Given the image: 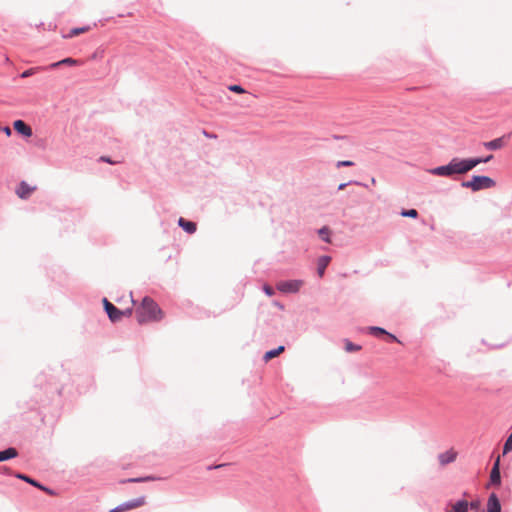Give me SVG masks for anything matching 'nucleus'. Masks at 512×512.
Wrapping results in <instances>:
<instances>
[{"mask_svg": "<svg viewBox=\"0 0 512 512\" xmlns=\"http://www.w3.org/2000/svg\"><path fill=\"white\" fill-rule=\"evenodd\" d=\"M479 507H480V501L479 500H473L471 502H468V509L478 510Z\"/></svg>", "mask_w": 512, "mask_h": 512, "instance_id": "obj_33", "label": "nucleus"}, {"mask_svg": "<svg viewBox=\"0 0 512 512\" xmlns=\"http://www.w3.org/2000/svg\"><path fill=\"white\" fill-rule=\"evenodd\" d=\"M262 290L265 293V295H267L268 297H271L275 294L274 288L272 286H270L269 284H264L262 286Z\"/></svg>", "mask_w": 512, "mask_h": 512, "instance_id": "obj_28", "label": "nucleus"}, {"mask_svg": "<svg viewBox=\"0 0 512 512\" xmlns=\"http://www.w3.org/2000/svg\"><path fill=\"white\" fill-rule=\"evenodd\" d=\"M41 487L42 488H38V489L44 491L48 495H51V496L55 495V491L53 489L43 485L42 483H41Z\"/></svg>", "mask_w": 512, "mask_h": 512, "instance_id": "obj_37", "label": "nucleus"}, {"mask_svg": "<svg viewBox=\"0 0 512 512\" xmlns=\"http://www.w3.org/2000/svg\"><path fill=\"white\" fill-rule=\"evenodd\" d=\"M456 459V453L453 451H446L438 455V460L441 465L452 463Z\"/></svg>", "mask_w": 512, "mask_h": 512, "instance_id": "obj_17", "label": "nucleus"}, {"mask_svg": "<svg viewBox=\"0 0 512 512\" xmlns=\"http://www.w3.org/2000/svg\"><path fill=\"white\" fill-rule=\"evenodd\" d=\"M18 456V451L14 447H8L4 450H0V462L14 459Z\"/></svg>", "mask_w": 512, "mask_h": 512, "instance_id": "obj_16", "label": "nucleus"}, {"mask_svg": "<svg viewBox=\"0 0 512 512\" xmlns=\"http://www.w3.org/2000/svg\"><path fill=\"white\" fill-rule=\"evenodd\" d=\"M120 483H121V484H126V483H141V477H135V478L122 479V480H120Z\"/></svg>", "mask_w": 512, "mask_h": 512, "instance_id": "obj_32", "label": "nucleus"}, {"mask_svg": "<svg viewBox=\"0 0 512 512\" xmlns=\"http://www.w3.org/2000/svg\"><path fill=\"white\" fill-rule=\"evenodd\" d=\"M356 184V185H362L361 182H358V181H349V182H346V183H341L339 186H338V191H341V190H344L349 184Z\"/></svg>", "mask_w": 512, "mask_h": 512, "instance_id": "obj_36", "label": "nucleus"}, {"mask_svg": "<svg viewBox=\"0 0 512 512\" xmlns=\"http://www.w3.org/2000/svg\"><path fill=\"white\" fill-rule=\"evenodd\" d=\"M284 349H285L284 346H278L277 348L268 350L265 352L263 359L265 361H269V360L273 359L274 357L278 356L279 354H281L284 351Z\"/></svg>", "mask_w": 512, "mask_h": 512, "instance_id": "obj_21", "label": "nucleus"}, {"mask_svg": "<svg viewBox=\"0 0 512 512\" xmlns=\"http://www.w3.org/2000/svg\"><path fill=\"white\" fill-rule=\"evenodd\" d=\"M103 308L109 320L113 323L120 321L123 317L122 310L111 303L107 298L102 299Z\"/></svg>", "mask_w": 512, "mask_h": 512, "instance_id": "obj_5", "label": "nucleus"}, {"mask_svg": "<svg viewBox=\"0 0 512 512\" xmlns=\"http://www.w3.org/2000/svg\"><path fill=\"white\" fill-rule=\"evenodd\" d=\"M335 139H340L341 137L340 136H337V135H334L333 136Z\"/></svg>", "mask_w": 512, "mask_h": 512, "instance_id": "obj_45", "label": "nucleus"}, {"mask_svg": "<svg viewBox=\"0 0 512 512\" xmlns=\"http://www.w3.org/2000/svg\"><path fill=\"white\" fill-rule=\"evenodd\" d=\"M512 451V432L509 434L503 445V454H507Z\"/></svg>", "mask_w": 512, "mask_h": 512, "instance_id": "obj_27", "label": "nucleus"}, {"mask_svg": "<svg viewBox=\"0 0 512 512\" xmlns=\"http://www.w3.org/2000/svg\"><path fill=\"white\" fill-rule=\"evenodd\" d=\"M344 343H345V351L346 352H356V351H359L361 349V346L358 345V344H355L353 342H351L350 340L348 339H344Z\"/></svg>", "mask_w": 512, "mask_h": 512, "instance_id": "obj_24", "label": "nucleus"}, {"mask_svg": "<svg viewBox=\"0 0 512 512\" xmlns=\"http://www.w3.org/2000/svg\"><path fill=\"white\" fill-rule=\"evenodd\" d=\"M145 496H140L138 498H134L128 501H125L118 506L114 507L110 510V512H124L128 510H132L138 508L145 504Z\"/></svg>", "mask_w": 512, "mask_h": 512, "instance_id": "obj_7", "label": "nucleus"}, {"mask_svg": "<svg viewBox=\"0 0 512 512\" xmlns=\"http://www.w3.org/2000/svg\"><path fill=\"white\" fill-rule=\"evenodd\" d=\"M0 130L5 133L6 136H11L12 130L9 126L0 127Z\"/></svg>", "mask_w": 512, "mask_h": 512, "instance_id": "obj_40", "label": "nucleus"}, {"mask_svg": "<svg viewBox=\"0 0 512 512\" xmlns=\"http://www.w3.org/2000/svg\"><path fill=\"white\" fill-rule=\"evenodd\" d=\"M385 335L388 337V339L391 341V342H398L400 343V340L397 338L396 335L390 333L387 331V333H385Z\"/></svg>", "mask_w": 512, "mask_h": 512, "instance_id": "obj_39", "label": "nucleus"}, {"mask_svg": "<svg viewBox=\"0 0 512 512\" xmlns=\"http://www.w3.org/2000/svg\"><path fill=\"white\" fill-rule=\"evenodd\" d=\"M14 477L17 478V479H20V480H22V481H24V482H26V483H28L30 485H32V486H34L36 488H42L41 487V483L38 480L30 477L27 474L16 472L14 474Z\"/></svg>", "mask_w": 512, "mask_h": 512, "instance_id": "obj_18", "label": "nucleus"}, {"mask_svg": "<svg viewBox=\"0 0 512 512\" xmlns=\"http://www.w3.org/2000/svg\"><path fill=\"white\" fill-rule=\"evenodd\" d=\"M35 189V186H30L26 181H21L16 189V194L20 199H27Z\"/></svg>", "mask_w": 512, "mask_h": 512, "instance_id": "obj_12", "label": "nucleus"}, {"mask_svg": "<svg viewBox=\"0 0 512 512\" xmlns=\"http://www.w3.org/2000/svg\"><path fill=\"white\" fill-rule=\"evenodd\" d=\"M13 129L24 138H29L33 134L32 128L21 119H17L13 122Z\"/></svg>", "mask_w": 512, "mask_h": 512, "instance_id": "obj_8", "label": "nucleus"}, {"mask_svg": "<svg viewBox=\"0 0 512 512\" xmlns=\"http://www.w3.org/2000/svg\"><path fill=\"white\" fill-rule=\"evenodd\" d=\"M468 501L460 499L453 505L452 512H468Z\"/></svg>", "mask_w": 512, "mask_h": 512, "instance_id": "obj_22", "label": "nucleus"}, {"mask_svg": "<svg viewBox=\"0 0 512 512\" xmlns=\"http://www.w3.org/2000/svg\"><path fill=\"white\" fill-rule=\"evenodd\" d=\"M88 30H90V26L75 27L72 28L65 37L72 38L78 36L81 33L87 32Z\"/></svg>", "mask_w": 512, "mask_h": 512, "instance_id": "obj_23", "label": "nucleus"}, {"mask_svg": "<svg viewBox=\"0 0 512 512\" xmlns=\"http://www.w3.org/2000/svg\"><path fill=\"white\" fill-rule=\"evenodd\" d=\"M98 161L112 164V165L118 163L117 161L112 160V158L109 156H101Z\"/></svg>", "mask_w": 512, "mask_h": 512, "instance_id": "obj_35", "label": "nucleus"}, {"mask_svg": "<svg viewBox=\"0 0 512 512\" xmlns=\"http://www.w3.org/2000/svg\"><path fill=\"white\" fill-rule=\"evenodd\" d=\"M486 512H502L501 502L496 493L489 495Z\"/></svg>", "mask_w": 512, "mask_h": 512, "instance_id": "obj_11", "label": "nucleus"}, {"mask_svg": "<svg viewBox=\"0 0 512 512\" xmlns=\"http://www.w3.org/2000/svg\"><path fill=\"white\" fill-rule=\"evenodd\" d=\"M204 134L209 137V138H215L216 135H213V134H208L207 132L204 131Z\"/></svg>", "mask_w": 512, "mask_h": 512, "instance_id": "obj_44", "label": "nucleus"}, {"mask_svg": "<svg viewBox=\"0 0 512 512\" xmlns=\"http://www.w3.org/2000/svg\"><path fill=\"white\" fill-rule=\"evenodd\" d=\"M224 466H227V464H219V465H210L207 467L208 470H212V469H217V468H221V467H224Z\"/></svg>", "mask_w": 512, "mask_h": 512, "instance_id": "obj_41", "label": "nucleus"}, {"mask_svg": "<svg viewBox=\"0 0 512 512\" xmlns=\"http://www.w3.org/2000/svg\"><path fill=\"white\" fill-rule=\"evenodd\" d=\"M495 185L496 181L486 175H473L471 179L461 182L463 188L471 189L473 192L490 189Z\"/></svg>", "mask_w": 512, "mask_h": 512, "instance_id": "obj_4", "label": "nucleus"}, {"mask_svg": "<svg viewBox=\"0 0 512 512\" xmlns=\"http://www.w3.org/2000/svg\"><path fill=\"white\" fill-rule=\"evenodd\" d=\"M302 285L303 281L300 279L284 280L277 284V289L286 294L297 293Z\"/></svg>", "mask_w": 512, "mask_h": 512, "instance_id": "obj_6", "label": "nucleus"}, {"mask_svg": "<svg viewBox=\"0 0 512 512\" xmlns=\"http://www.w3.org/2000/svg\"><path fill=\"white\" fill-rule=\"evenodd\" d=\"M163 318V311L157 302L149 296L142 299L140 307L136 309L137 322L142 325L149 322H157Z\"/></svg>", "mask_w": 512, "mask_h": 512, "instance_id": "obj_2", "label": "nucleus"}, {"mask_svg": "<svg viewBox=\"0 0 512 512\" xmlns=\"http://www.w3.org/2000/svg\"><path fill=\"white\" fill-rule=\"evenodd\" d=\"M274 305L277 306L279 309L283 310L284 309V305L281 303V302H278V301H275L274 302Z\"/></svg>", "mask_w": 512, "mask_h": 512, "instance_id": "obj_43", "label": "nucleus"}, {"mask_svg": "<svg viewBox=\"0 0 512 512\" xmlns=\"http://www.w3.org/2000/svg\"><path fill=\"white\" fill-rule=\"evenodd\" d=\"M228 89L230 91L238 93V94L245 92V89L239 84H232V85L228 86Z\"/></svg>", "mask_w": 512, "mask_h": 512, "instance_id": "obj_29", "label": "nucleus"}, {"mask_svg": "<svg viewBox=\"0 0 512 512\" xmlns=\"http://www.w3.org/2000/svg\"><path fill=\"white\" fill-rule=\"evenodd\" d=\"M317 233L320 239L325 243L331 242V230L328 226L321 227L320 229H318Z\"/></svg>", "mask_w": 512, "mask_h": 512, "instance_id": "obj_19", "label": "nucleus"}, {"mask_svg": "<svg viewBox=\"0 0 512 512\" xmlns=\"http://www.w3.org/2000/svg\"><path fill=\"white\" fill-rule=\"evenodd\" d=\"M510 134H505L501 137L495 138L491 141L483 142V146L487 150H499L505 145V139L509 138Z\"/></svg>", "mask_w": 512, "mask_h": 512, "instance_id": "obj_10", "label": "nucleus"}, {"mask_svg": "<svg viewBox=\"0 0 512 512\" xmlns=\"http://www.w3.org/2000/svg\"><path fill=\"white\" fill-rule=\"evenodd\" d=\"M123 316H130L132 314V308H126L122 310Z\"/></svg>", "mask_w": 512, "mask_h": 512, "instance_id": "obj_42", "label": "nucleus"}, {"mask_svg": "<svg viewBox=\"0 0 512 512\" xmlns=\"http://www.w3.org/2000/svg\"><path fill=\"white\" fill-rule=\"evenodd\" d=\"M331 261V257L328 255H322L317 261V273L319 277H323L324 272Z\"/></svg>", "mask_w": 512, "mask_h": 512, "instance_id": "obj_15", "label": "nucleus"}, {"mask_svg": "<svg viewBox=\"0 0 512 512\" xmlns=\"http://www.w3.org/2000/svg\"><path fill=\"white\" fill-rule=\"evenodd\" d=\"M432 175L441 177H454L469 172L466 158H452L446 165L437 166L428 170Z\"/></svg>", "mask_w": 512, "mask_h": 512, "instance_id": "obj_3", "label": "nucleus"}, {"mask_svg": "<svg viewBox=\"0 0 512 512\" xmlns=\"http://www.w3.org/2000/svg\"><path fill=\"white\" fill-rule=\"evenodd\" d=\"M61 391L62 388L55 383L48 382L45 386H41L40 383L37 384L33 394L34 404L31 405V409L42 410L48 408L59 399Z\"/></svg>", "mask_w": 512, "mask_h": 512, "instance_id": "obj_1", "label": "nucleus"}, {"mask_svg": "<svg viewBox=\"0 0 512 512\" xmlns=\"http://www.w3.org/2000/svg\"><path fill=\"white\" fill-rule=\"evenodd\" d=\"M37 69H38V68H30V69H27V70L23 71V72L20 74V77H21V78H28V77L32 76V75L36 72V70H37Z\"/></svg>", "mask_w": 512, "mask_h": 512, "instance_id": "obj_30", "label": "nucleus"}, {"mask_svg": "<svg viewBox=\"0 0 512 512\" xmlns=\"http://www.w3.org/2000/svg\"><path fill=\"white\" fill-rule=\"evenodd\" d=\"M400 215L403 216V217H408V218L416 219L419 214H418V211L416 209L411 208V209H402Z\"/></svg>", "mask_w": 512, "mask_h": 512, "instance_id": "obj_26", "label": "nucleus"}, {"mask_svg": "<svg viewBox=\"0 0 512 512\" xmlns=\"http://www.w3.org/2000/svg\"><path fill=\"white\" fill-rule=\"evenodd\" d=\"M0 474L14 476L15 473H13L9 467L1 466L0 467Z\"/></svg>", "mask_w": 512, "mask_h": 512, "instance_id": "obj_34", "label": "nucleus"}, {"mask_svg": "<svg viewBox=\"0 0 512 512\" xmlns=\"http://www.w3.org/2000/svg\"><path fill=\"white\" fill-rule=\"evenodd\" d=\"M494 156L492 154H489L484 157H472V158H466L467 166L469 167V171L474 169L477 165L481 163H488L490 162Z\"/></svg>", "mask_w": 512, "mask_h": 512, "instance_id": "obj_13", "label": "nucleus"}, {"mask_svg": "<svg viewBox=\"0 0 512 512\" xmlns=\"http://www.w3.org/2000/svg\"><path fill=\"white\" fill-rule=\"evenodd\" d=\"M77 64V60L71 58V57H67V58H64L60 61H57V62H54V63H51L48 68L49 69H55L61 65H76Z\"/></svg>", "mask_w": 512, "mask_h": 512, "instance_id": "obj_20", "label": "nucleus"}, {"mask_svg": "<svg viewBox=\"0 0 512 512\" xmlns=\"http://www.w3.org/2000/svg\"><path fill=\"white\" fill-rule=\"evenodd\" d=\"M158 479H159L158 477H155V476H152V475L142 476L141 477V483L149 482V481H155V480H158Z\"/></svg>", "mask_w": 512, "mask_h": 512, "instance_id": "obj_38", "label": "nucleus"}, {"mask_svg": "<svg viewBox=\"0 0 512 512\" xmlns=\"http://www.w3.org/2000/svg\"><path fill=\"white\" fill-rule=\"evenodd\" d=\"M490 485L500 486L501 485V473H500V457H498L493 463L490 472Z\"/></svg>", "mask_w": 512, "mask_h": 512, "instance_id": "obj_9", "label": "nucleus"}, {"mask_svg": "<svg viewBox=\"0 0 512 512\" xmlns=\"http://www.w3.org/2000/svg\"><path fill=\"white\" fill-rule=\"evenodd\" d=\"M178 225L179 227L182 228V230L184 232H186L187 234H193L196 232L197 230V225L195 222L193 221H190V220H186L185 218L183 217H180L178 219Z\"/></svg>", "mask_w": 512, "mask_h": 512, "instance_id": "obj_14", "label": "nucleus"}, {"mask_svg": "<svg viewBox=\"0 0 512 512\" xmlns=\"http://www.w3.org/2000/svg\"><path fill=\"white\" fill-rule=\"evenodd\" d=\"M368 331L371 335L376 336V337L385 335V333H387L386 329L379 327V326H370V327H368Z\"/></svg>", "mask_w": 512, "mask_h": 512, "instance_id": "obj_25", "label": "nucleus"}, {"mask_svg": "<svg viewBox=\"0 0 512 512\" xmlns=\"http://www.w3.org/2000/svg\"><path fill=\"white\" fill-rule=\"evenodd\" d=\"M354 165V162L350 161V160H341V161H338L336 166L338 168L340 167H350V166H353Z\"/></svg>", "mask_w": 512, "mask_h": 512, "instance_id": "obj_31", "label": "nucleus"}]
</instances>
